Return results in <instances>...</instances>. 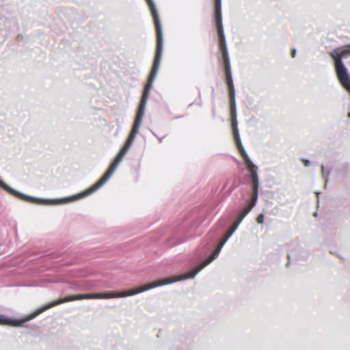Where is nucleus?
Segmentation results:
<instances>
[{
    "label": "nucleus",
    "mask_w": 350,
    "mask_h": 350,
    "mask_svg": "<svg viewBox=\"0 0 350 350\" xmlns=\"http://www.w3.org/2000/svg\"><path fill=\"white\" fill-rule=\"evenodd\" d=\"M112 175L113 173L107 169L104 175L90 187L78 193L59 198H42L29 196L12 188L2 179H0V188L16 198L33 204L43 205L66 204L81 200L92 195L102 187Z\"/></svg>",
    "instance_id": "nucleus-1"
},
{
    "label": "nucleus",
    "mask_w": 350,
    "mask_h": 350,
    "mask_svg": "<svg viewBox=\"0 0 350 350\" xmlns=\"http://www.w3.org/2000/svg\"><path fill=\"white\" fill-rule=\"evenodd\" d=\"M149 10L151 14V16L153 20V23L156 31L157 43L154 57L153 59L152 66L148 77L155 79L157 72L159 71L163 50V33L162 29L161 22L160 20L159 12L157 6L153 0H145Z\"/></svg>",
    "instance_id": "nucleus-2"
},
{
    "label": "nucleus",
    "mask_w": 350,
    "mask_h": 350,
    "mask_svg": "<svg viewBox=\"0 0 350 350\" xmlns=\"http://www.w3.org/2000/svg\"><path fill=\"white\" fill-rule=\"evenodd\" d=\"M237 226H233L232 228L230 230V231L226 234V236L222 239V240L219 242L218 245L214 249L213 252L208 255L203 261H202L200 264L194 267L193 268L188 270L187 271L181 274L178 278L175 279V281L179 282L183 280H186L188 279L194 278L196 275L201 271L206 266L212 262L215 259H216L222 247L224 246L227 241L232 237L234 232L237 230Z\"/></svg>",
    "instance_id": "nucleus-3"
},
{
    "label": "nucleus",
    "mask_w": 350,
    "mask_h": 350,
    "mask_svg": "<svg viewBox=\"0 0 350 350\" xmlns=\"http://www.w3.org/2000/svg\"><path fill=\"white\" fill-rule=\"evenodd\" d=\"M175 280H165L164 282L156 284H148L139 288L129 289L122 292L105 291L103 293H93L88 295L90 299H112L122 298L137 295L158 286L171 284L176 282Z\"/></svg>",
    "instance_id": "nucleus-4"
},
{
    "label": "nucleus",
    "mask_w": 350,
    "mask_h": 350,
    "mask_svg": "<svg viewBox=\"0 0 350 350\" xmlns=\"http://www.w3.org/2000/svg\"><path fill=\"white\" fill-rule=\"evenodd\" d=\"M90 293H85V294H72V295H66L60 299L54 300L53 301H51L31 312V317L30 318H32V319L37 317L38 315L46 311V310L57 306L59 304H62L64 302L68 301H73L76 300H81L84 299H90V297H88Z\"/></svg>",
    "instance_id": "nucleus-5"
},
{
    "label": "nucleus",
    "mask_w": 350,
    "mask_h": 350,
    "mask_svg": "<svg viewBox=\"0 0 350 350\" xmlns=\"http://www.w3.org/2000/svg\"><path fill=\"white\" fill-rule=\"evenodd\" d=\"M213 16L218 35V44L227 43L222 22L221 0H214Z\"/></svg>",
    "instance_id": "nucleus-6"
},
{
    "label": "nucleus",
    "mask_w": 350,
    "mask_h": 350,
    "mask_svg": "<svg viewBox=\"0 0 350 350\" xmlns=\"http://www.w3.org/2000/svg\"><path fill=\"white\" fill-rule=\"evenodd\" d=\"M337 79L340 85L346 90L350 88V72L343 61L338 60V63H333Z\"/></svg>",
    "instance_id": "nucleus-7"
},
{
    "label": "nucleus",
    "mask_w": 350,
    "mask_h": 350,
    "mask_svg": "<svg viewBox=\"0 0 350 350\" xmlns=\"http://www.w3.org/2000/svg\"><path fill=\"white\" fill-rule=\"evenodd\" d=\"M258 199V193H256V191L255 192H252L250 197L245 200V204L240 209L238 215V219L234 226H237V228L239 227L244 218L256 206Z\"/></svg>",
    "instance_id": "nucleus-8"
},
{
    "label": "nucleus",
    "mask_w": 350,
    "mask_h": 350,
    "mask_svg": "<svg viewBox=\"0 0 350 350\" xmlns=\"http://www.w3.org/2000/svg\"><path fill=\"white\" fill-rule=\"evenodd\" d=\"M30 317H31V313L19 319L0 314V325H11L17 327H27V326L25 323L32 320V318H30Z\"/></svg>",
    "instance_id": "nucleus-9"
},
{
    "label": "nucleus",
    "mask_w": 350,
    "mask_h": 350,
    "mask_svg": "<svg viewBox=\"0 0 350 350\" xmlns=\"http://www.w3.org/2000/svg\"><path fill=\"white\" fill-rule=\"evenodd\" d=\"M244 162L246 165H250L248 171L250 174L252 192H255L256 191V193H258L259 180L258 176V167L253 163L250 157H248L247 159H245Z\"/></svg>",
    "instance_id": "nucleus-10"
},
{
    "label": "nucleus",
    "mask_w": 350,
    "mask_h": 350,
    "mask_svg": "<svg viewBox=\"0 0 350 350\" xmlns=\"http://www.w3.org/2000/svg\"><path fill=\"white\" fill-rule=\"evenodd\" d=\"M329 56L331 57L333 63H338V60L343 61L350 55V43L345 45L333 49L328 52Z\"/></svg>",
    "instance_id": "nucleus-11"
},
{
    "label": "nucleus",
    "mask_w": 350,
    "mask_h": 350,
    "mask_svg": "<svg viewBox=\"0 0 350 350\" xmlns=\"http://www.w3.org/2000/svg\"><path fill=\"white\" fill-rule=\"evenodd\" d=\"M150 90L143 89L142 95L140 98V101L138 105L135 116L144 118L145 110L146 108L147 101L150 96Z\"/></svg>",
    "instance_id": "nucleus-12"
},
{
    "label": "nucleus",
    "mask_w": 350,
    "mask_h": 350,
    "mask_svg": "<svg viewBox=\"0 0 350 350\" xmlns=\"http://www.w3.org/2000/svg\"><path fill=\"white\" fill-rule=\"evenodd\" d=\"M150 90L143 89L142 95L140 98V101L138 105L135 116L144 118L145 110L146 108L147 101L150 96Z\"/></svg>",
    "instance_id": "nucleus-13"
},
{
    "label": "nucleus",
    "mask_w": 350,
    "mask_h": 350,
    "mask_svg": "<svg viewBox=\"0 0 350 350\" xmlns=\"http://www.w3.org/2000/svg\"><path fill=\"white\" fill-rule=\"evenodd\" d=\"M230 100V116L231 129L238 127L236 97H229Z\"/></svg>",
    "instance_id": "nucleus-14"
},
{
    "label": "nucleus",
    "mask_w": 350,
    "mask_h": 350,
    "mask_svg": "<svg viewBox=\"0 0 350 350\" xmlns=\"http://www.w3.org/2000/svg\"><path fill=\"white\" fill-rule=\"evenodd\" d=\"M336 176L341 178H347L350 174V163L349 162L340 163L335 168Z\"/></svg>",
    "instance_id": "nucleus-15"
},
{
    "label": "nucleus",
    "mask_w": 350,
    "mask_h": 350,
    "mask_svg": "<svg viewBox=\"0 0 350 350\" xmlns=\"http://www.w3.org/2000/svg\"><path fill=\"white\" fill-rule=\"evenodd\" d=\"M231 129H232V133L233 135V138H234V141L236 147H237L241 157H242L243 156L246 154L247 152L245 150V149L242 144L239 129L237 127V128H233Z\"/></svg>",
    "instance_id": "nucleus-16"
},
{
    "label": "nucleus",
    "mask_w": 350,
    "mask_h": 350,
    "mask_svg": "<svg viewBox=\"0 0 350 350\" xmlns=\"http://www.w3.org/2000/svg\"><path fill=\"white\" fill-rule=\"evenodd\" d=\"M142 120H143V118L135 116L132 129H131V132L127 137V139L133 143L136 137V135L139 133V130L140 126L142 124Z\"/></svg>",
    "instance_id": "nucleus-17"
},
{
    "label": "nucleus",
    "mask_w": 350,
    "mask_h": 350,
    "mask_svg": "<svg viewBox=\"0 0 350 350\" xmlns=\"http://www.w3.org/2000/svg\"><path fill=\"white\" fill-rule=\"evenodd\" d=\"M183 232L182 231L178 230L176 232L173 237L167 240V244L169 246L172 247L183 243L185 241L183 238Z\"/></svg>",
    "instance_id": "nucleus-18"
},
{
    "label": "nucleus",
    "mask_w": 350,
    "mask_h": 350,
    "mask_svg": "<svg viewBox=\"0 0 350 350\" xmlns=\"http://www.w3.org/2000/svg\"><path fill=\"white\" fill-rule=\"evenodd\" d=\"M218 225H219V228H221V230L217 234H213V237H211V239H213L212 244L209 247L208 250L213 248L216 245L220 235L226 229L228 223L221 221L218 223Z\"/></svg>",
    "instance_id": "nucleus-19"
},
{
    "label": "nucleus",
    "mask_w": 350,
    "mask_h": 350,
    "mask_svg": "<svg viewBox=\"0 0 350 350\" xmlns=\"http://www.w3.org/2000/svg\"><path fill=\"white\" fill-rule=\"evenodd\" d=\"M321 173L323 179L325 181V185L329 183V177L332 174V168L327 167L323 163L321 165Z\"/></svg>",
    "instance_id": "nucleus-20"
},
{
    "label": "nucleus",
    "mask_w": 350,
    "mask_h": 350,
    "mask_svg": "<svg viewBox=\"0 0 350 350\" xmlns=\"http://www.w3.org/2000/svg\"><path fill=\"white\" fill-rule=\"evenodd\" d=\"M220 60H221V62L222 64L224 73L226 74V73L232 72L230 56L225 57H220Z\"/></svg>",
    "instance_id": "nucleus-21"
},
{
    "label": "nucleus",
    "mask_w": 350,
    "mask_h": 350,
    "mask_svg": "<svg viewBox=\"0 0 350 350\" xmlns=\"http://www.w3.org/2000/svg\"><path fill=\"white\" fill-rule=\"evenodd\" d=\"M218 46L220 51V57H229L227 43L218 44Z\"/></svg>",
    "instance_id": "nucleus-22"
},
{
    "label": "nucleus",
    "mask_w": 350,
    "mask_h": 350,
    "mask_svg": "<svg viewBox=\"0 0 350 350\" xmlns=\"http://www.w3.org/2000/svg\"><path fill=\"white\" fill-rule=\"evenodd\" d=\"M224 75H225V82H226L227 88L232 89V88H234L232 72L226 73V74H224Z\"/></svg>",
    "instance_id": "nucleus-23"
},
{
    "label": "nucleus",
    "mask_w": 350,
    "mask_h": 350,
    "mask_svg": "<svg viewBox=\"0 0 350 350\" xmlns=\"http://www.w3.org/2000/svg\"><path fill=\"white\" fill-rule=\"evenodd\" d=\"M119 165L120 163H118L116 161H112L108 170L113 174Z\"/></svg>",
    "instance_id": "nucleus-24"
},
{
    "label": "nucleus",
    "mask_w": 350,
    "mask_h": 350,
    "mask_svg": "<svg viewBox=\"0 0 350 350\" xmlns=\"http://www.w3.org/2000/svg\"><path fill=\"white\" fill-rule=\"evenodd\" d=\"M129 149H130V147L126 146V145L123 144V146L121 147V148L120 149L118 152L120 153V154L125 156L127 154Z\"/></svg>",
    "instance_id": "nucleus-25"
},
{
    "label": "nucleus",
    "mask_w": 350,
    "mask_h": 350,
    "mask_svg": "<svg viewBox=\"0 0 350 350\" xmlns=\"http://www.w3.org/2000/svg\"><path fill=\"white\" fill-rule=\"evenodd\" d=\"M124 157V156H123L122 154H120V153L118 152L113 161H116L118 163L120 164V163L123 160Z\"/></svg>",
    "instance_id": "nucleus-26"
},
{
    "label": "nucleus",
    "mask_w": 350,
    "mask_h": 350,
    "mask_svg": "<svg viewBox=\"0 0 350 350\" xmlns=\"http://www.w3.org/2000/svg\"><path fill=\"white\" fill-rule=\"evenodd\" d=\"M300 160L305 167H309L311 164V161L309 159L302 157L300 159Z\"/></svg>",
    "instance_id": "nucleus-27"
},
{
    "label": "nucleus",
    "mask_w": 350,
    "mask_h": 350,
    "mask_svg": "<svg viewBox=\"0 0 350 350\" xmlns=\"http://www.w3.org/2000/svg\"><path fill=\"white\" fill-rule=\"evenodd\" d=\"M264 218H265V216H264V214L263 213H260L259 214L257 217H256V222L258 224H262L263 222H264Z\"/></svg>",
    "instance_id": "nucleus-28"
},
{
    "label": "nucleus",
    "mask_w": 350,
    "mask_h": 350,
    "mask_svg": "<svg viewBox=\"0 0 350 350\" xmlns=\"http://www.w3.org/2000/svg\"><path fill=\"white\" fill-rule=\"evenodd\" d=\"M228 90L229 97H233V96L235 97L236 96L234 88H232V89H228Z\"/></svg>",
    "instance_id": "nucleus-29"
},
{
    "label": "nucleus",
    "mask_w": 350,
    "mask_h": 350,
    "mask_svg": "<svg viewBox=\"0 0 350 350\" xmlns=\"http://www.w3.org/2000/svg\"><path fill=\"white\" fill-rule=\"evenodd\" d=\"M297 54V49L296 48H293L291 51V55L293 58H295L296 57Z\"/></svg>",
    "instance_id": "nucleus-30"
},
{
    "label": "nucleus",
    "mask_w": 350,
    "mask_h": 350,
    "mask_svg": "<svg viewBox=\"0 0 350 350\" xmlns=\"http://www.w3.org/2000/svg\"><path fill=\"white\" fill-rule=\"evenodd\" d=\"M152 88V85L148 84L147 83H145L144 88V90H151Z\"/></svg>",
    "instance_id": "nucleus-31"
},
{
    "label": "nucleus",
    "mask_w": 350,
    "mask_h": 350,
    "mask_svg": "<svg viewBox=\"0 0 350 350\" xmlns=\"http://www.w3.org/2000/svg\"><path fill=\"white\" fill-rule=\"evenodd\" d=\"M124 145H126V146H129L131 148V146H132L133 144V142H131L130 140H129L127 138L126 139V141L124 142Z\"/></svg>",
    "instance_id": "nucleus-32"
},
{
    "label": "nucleus",
    "mask_w": 350,
    "mask_h": 350,
    "mask_svg": "<svg viewBox=\"0 0 350 350\" xmlns=\"http://www.w3.org/2000/svg\"><path fill=\"white\" fill-rule=\"evenodd\" d=\"M154 81V79L148 77L146 83L148 84H150V85H153Z\"/></svg>",
    "instance_id": "nucleus-33"
},
{
    "label": "nucleus",
    "mask_w": 350,
    "mask_h": 350,
    "mask_svg": "<svg viewBox=\"0 0 350 350\" xmlns=\"http://www.w3.org/2000/svg\"><path fill=\"white\" fill-rule=\"evenodd\" d=\"M288 262H287V263L286 264V267H289L291 263H290V258H291V255L290 254H288Z\"/></svg>",
    "instance_id": "nucleus-34"
},
{
    "label": "nucleus",
    "mask_w": 350,
    "mask_h": 350,
    "mask_svg": "<svg viewBox=\"0 0 350 350\" xmlns=\"http://www.w3.org/2000/svg\"><path fill=\"white\" fill-rule=\"evenodd\" d=\"M248 157H250V156L247 153L246 154H245L244 156L242 157V159L244 161L245 159H247Z\"/></svg>",
    "instance_id": "nucleus-35"
},
{
    "label": "nucleus",
    "mask_w": 350,
    "mask_h": 350,
    "mask_svg": "<svg viewBox=\"0 0 350 350\" xmlns=\"http://www.w3.org/2000/svg\"><path fill=\"white\" fill-rule=\"evenodd\" d=\"M241 183H242L241 180H239L238 183H237V184H234V187L236 188V187H238Z\"/></svg>",
    "instance_id": "nucleus-36"
},
{
    "label": "nucleus",
    "mask_w": 350,
    "mask_h": 350,
    "mask_svg": "<svg viewBox=\"0 0 350 350\" xmlns=\"http://www.w3.org/2000/svg\"><path fill=\"white\" fill-rule=\"evenodd\" d=\"M234 189H235V187H234V185H233V186H232V187L230 188V189H229V192H230H230H232Z\"/></svg>",
    "instance_id": "nucleus-37"
},
{
    "label": "nucleus",
    "mask_w": 350,
    "mask_h": 350,
    "mask_svg": "<svg viewBox=\"0 0 350 350\" xmlns=\"http://www.w3.org/2000/svg\"><path fill=\"white\" fill-rule=\"evenodd\" d=\"M234 189H235V187H234V185H233V186H232V187L230 188V189H229V192H230H230H232Z\"/></svg>",
    "instance_id": "nucleus-38"
},
{
    "label": "nucleus",
    "mask_w": 350,
    "mask_h": 350,
    "mask_svg": "<svg viewBox=\"0 0 350 350\" xmlns=\"http://www.w3.org/2000/svg\"><path fill=\"white\" fill-rule=\"evenodd\" d=\"M234 189H235V187H234V185H233V186H232V187L230 188V189H229V192H230H230H232Z\"/></svg>",
    "instance_id": "nucleus-39"
},
{
    "label": "nucleus",
    "mask_w": 350,
    "mask_h": 350,
    "mask_svg": "<svg viewBox=\"0 0 350 350\" xmlns=\"http://www.w3.org/2000/svg\"><path fill=\"white\" fill-rule=\"evenodd\" d=\"M163 138H164V137H158V139H159V142L160 143H161V142H162V141H163Z\"/></svg>",
    "instance_id": "nucleus-40"
},
{
    "label": "nucleus",
    "mask_w": 350,
    "mask_h": 350,
    "mask_svg": "<svg viewBox=\"0 0 350 350\" xmlns=\"http://www.w3.org/2000/svg\"><path fill=\"white\" fill-rule=\"evenodd\" d=\"M304 253L306 254V258H307L308 257V251L304 252Z\"/></svg>",
    "instance_id": "nucleus-41"
},
{
    "label": "nucleus",
    "mask_w": 350,
    "mask_h": 350,
    "mask_svg": "<svg viewBox=\"0 0 350 350\" xmlns=\"http://www.w3.org/2000/svg\"><path fill=\"white\" fill-rule=\"evenodd\" d=\"M347 116H348V118H350V111H349V112H348V113H347Z\"/></svg>",
    "instance_id": "nucleus-42"
},
{
    "label": "nucleus",
    "mask_w": 350,
    "mask_h": 350,
    "mask_svg": "<svg viewBox=\"0 0 350 350\" xmlns=\"http://www.w3.org/2000/svg\"><path fill=\"white\" fill-rule=\"evenodd\" d=\"M23 286H30V285H25V284H23L22 285Z\"/></svg>",
    "instance_id": "nucleus-43"
},
{
    "label": "nucleus",
    "mask_w": 350,
    "mask_h": 350,
    "mask_svg": "<svg viewBox=\"0 0 350 350\" xmlns=\"http://www.w3.org/2000/svg\"><path fill=\"white\" fill-rule=\"evenodd\" d=\"M198 94H199V96H200L201 93H200V90L198 91Z\"/></svg>",
    "instance_id": "nucleus-44"
},
{
    "label": "nucleus",
    "mask_w": 350,
    "mask_h": 350,
    "mask_svg": "<svg viewBox=\"0 0 350 350\" xmlns=\"http://www.w3.org/2000/svg\"><path fill=\"white\" fill-rule=\"evenodd\" d=\"M317 215V212H314V215Z\"/></svg>",
    "instance_id": "nucleus-45"
}]
</instances>
